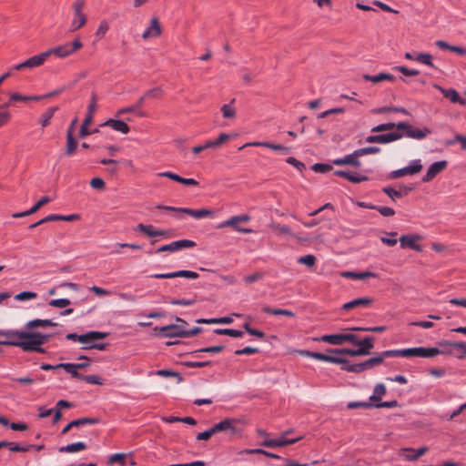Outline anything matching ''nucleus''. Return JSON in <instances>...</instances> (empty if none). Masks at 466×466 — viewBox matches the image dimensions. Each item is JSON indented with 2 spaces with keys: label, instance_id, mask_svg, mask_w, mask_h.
<instances>
[{
  "label": "nucleus",
  "instance_id": "1",
  "mask_svg": "<svg viewBox=\"0 0 466 466\" xmlns=\"http://www.w3.org/2000/svg\"><path fill=\"white\" fill-rule=\"evenodd\" d=\"M374 337L367 336L363 339L360 340L356 336V339L351 341V344L358 346L357 349H328L327 352L335 355H349V356H368L370 354V350L374 348Z\"/></svg>",
  "mask_w": 466,
  "mask_h": 466
},
{
  "label": "nucleus",
  "instance_id": "2",
  "mask_svg": "<svg viewBox=\"0 0 466 466\" xmlns=\"http://www.w3.org/2000/svg\"><path fill=\"white\" fill-rule=\"evenodd\" d=\"M391 352H393V350H387L381 352H376L373 357L362 362L354 364H350V361L347 360V364H344V367H340V370L350 373H361L367 370H370L383 363L384 360L387 358H394V355L389 354Z\"/></svg>",
  "mask_w": 466,
  "mask_h": 466
},
{
  "label": "nucleus",
  "instance_id": "3",
  "mask_svg": "<svg viewBox=\"0 0 466 466\" xmlns=\"http://www.w3.org/2000/svg\"><path fill=\"white\" fill-rule=\"evenodd\" d=\"M444 351L440 350L437 347L431 348H424V347H415V348H407L401 350H393V352L389 353L390 355H394L396 357H403V358H425L430 359L433 358L437 355L443 354Z\"/></svg>",
  "mask_w": 466,
  "mask_h": 466
},
{
  "label": "nucleus",
  "instance_id": "4",
  "mask_svg": "<svg viewBox=\"0 0 466 466\" xmlns=\"http://www.w3.org/2000/svg\"><path fill=\"white\" fill-rule=\"evenodd\" d=\"M0 337H5V339L0 340V345L17 347L26 352L23 344L26 343V329H0Z\"/></svg>",
  "mask_w": 466,
  "mask_h": 466
},
{
  "label": "nucleus",
  "instance_id": "5",
  "mask_svg": "<svg viewBox=\"0 0 466 466\" xmlns=\"http://www.w3.org/2000/svg\"><path fill=\"white\" fill-rule=\"evenodd\" d=\"M51 337V334L27 330L26 343L23 344L25 346L26 352H37L46 354V350L43 348L42 345L46 343Z\"/></svg>",
  "mask_w": 466,
  "mask_h": 466
},
{
  "label": "nucleus",
  "instance_id": "6",
  "mask_svg": "<svg viewBox=\"0 0 466 466\" xmlns=\"http://www.w3.org/2000/svg\"><path fill=\"white\" fill-rule=\"evenodd\" d=\"M83 46L82 42L79 38H76L73 42H68L61 46H55L46 51L48 53V56L51 55H55L59 58H65L76 50L80 49Z\"/></svg>",
  "mask_w": 466,
  "mask_h": 466
},
{
  "label": "nucleus",
  "instance_id": "7",
  "mask_svg": "<svg viewBox=\"0 0 466 466\" xmlns=\"http://www.w3.org/2000/svg\"><path fill=\"white\" fill-rule=\"evenodd\" d=\"M249 220H250V217L248 215L233 216V217L229 218L228 219L219 223L217 226V228H224L226 227H232V228L237 232L249 234V233L253 232V230L251 228H242L238 225L240 222H248Z\"/></svg>",
  "mask_w": 466,
  "mask_h": 466
},
{
  "label": "nucleus",
  "instance_id": "8",
  "mask_svg": "<svg viewBox=\"0 0 466 466\" xmlns=\"http://www.w3.org/2000/svg\"><path fill=\"white\" fill-rule=\"evenodd\" d=\"M397 129L405 131V136L409 138L421 140L427 137V136L432 133L429 127H423L422 129L414 128L411 125L407 122H398Z\"/></svg>",
  "mask_w": 466,
  "mask_h": 466
},
{
  "label": "nucleus",
  "instance_id": "9",
  "mask_svg": "<svg viewBox=\"0 0 466 466\" xmlns=\"http://www.w3.org/2000/svg\"><path fill=\"white\" fill-rule=\"evenodd\" d=\"M354 339H356V335L353 333L325 334L314 339V340L326 342L335 346L342 345L345 342L351 343Z\"/></svg>",
  "mask_w": 466,
  "mask_h": 466
},
{
  "label": "nucleus",
  "instance_id": "10",
  "mask_svg": "<svg viewBox=\"0 0 466 466\" xmlns=\"http://www.w3.org/2000/svg\"><path fill=\"white\" fill-rule=\"evenodd\" d=\"M422 169V164L420 159H413L407 167L391 171L388 178L395 179L407 175H414L419 173Z\"/></svg>",
  "mask_w": 466,
  "mask_h": 466
},
{
  "label": "nucleus",
  "instance_id": "11",
  "mask_svg": "<svg viewBox=\"0 0 466 466\" xmlns=\"http://www.w3.org/2000/svg\"><path fill=\"white\" fill-rule=\"evenodd\" d=\"M85 5V0H76L73 4L75 17L70 24V30L76 31L82 27L86 22V16L82 12Z\"/></svg>",
  "mask_w": 466,
  "mask_h": 466
},
{
  "label": "nucleus",
  "instance_id": "12",
  "mask_svg": "<svg viewBox=\"0 0 466 466\" xmlns=\"http://www.w3.org/2000/svg\"><path fill=\"white\" fill-rule=\"evenodd\" d=\"M240 421L237 419L227 418L212 426L215 434L218 432H229L231 435H239L241 430L236 426V422Z\"/></svg>",
  "mask_w": 466,
  "mask_h": 466
},
{
  "label": "nucleus",
  "instance_id": "13",
  "mask_svg": "<svg viewBox=\"0 0 466 466\" xmlns=\"http://www.w3.org/2000/svg\"><path fill=\"white\" fill-rule=\"evenodd\" d=\"M403 137L404 135L402 133L394 131L386 134L370 135L366 137L365 141L367 143L389 144L397 141Z\"/></svg>",
  "mask_w": 466,
  "mask_h": 466
},
{
  "label": "nucleus",
  "instance_id": "14",
  "mask_svg": "<svg viewBox=\"0 0 466 466\" xmlns=\"http://www.w3.org/2000/svg\"><path fill=\"white\" fill-rule=\"evenodd\" d=\"M196 246V242L190 239H179L169 244L163 245L156 249L157 253L160 252H176L184 248H190Z\"/></svg>",
  "mask_w": 466,
  "mask_h": 466
},
{
  "label": "nucleus",
  "instance_id": "15",
  "mask_svg": "<svg viewBox=\"0 0 466 466\" xmlns=\"http://www.w3.org/2000/svg\"><path fill=\"white\" fill-rule=\"evenodd\" d=\"M158 335L163 338H185L186 339V329L184 326H178L177 324H170L161 327Z\"/></svg>",
  "mask_w": 466,
  "mask_h": 466
},
{
  "label": "nucleus",
  "instance_id": "16",
  "mask_svg": "<svg viewBox=\"0 0 466 466\" xmlns=\"http://www.w3.org/2000/svg\"><path fill=\"white\" fill-rule=\"evenodd\" d=\"M448 166L446 160H440L432 163L427 169L426 174L421 177L423 183L431 181L437 175L442 172Z\"/></svg>",
  "mask_w": 466,
  "mask_h": 466
},
{
  "label": "nucleus",
  "instance_id": "17",
  "mask_svg": "<svg viewBox=\"0 0 466 466\" xmlns=\"http://www.w3.org/2000/svg\"><path fill=\"white\" fill-rule=\"evenodd\" d=\"M108 333L107 332H102V331H97V330H90V331H87L84 334H82V336L85 337L84 340L82 341H79L80 343H82L84 346L81 348L82 350H93V348H88V346H92L94 345V342L96 341L97 339H105L106 337H107Z\"/></svg>",
  "mask_w": 466,
  "mask_h": 466
},
{
  "label": "nucleus",
  "instance_id": "18",
  "mask_svg": "<svg viewBox=\"0 0 466 466\" xmlns=\"http://www.w3.org/2000/svg\"><path fill=\"white\" fill-rule=\"evenodd\" d=\"M359 155L354 150L352 153L345 155L342 157H338L332 160V164L335 166H351L354 167H360L361 162L359 159Z\"/></svg>",
  "mask_w": 466,
  "mask_h": 466
},
{
  "label": "nucleus",
  "instance_id": "19",
  "mask_svg": "<svg viewBox=\"0 0 466 466\" xmlns=\"http://www.w3.org/2000/svg\"><path fill=\"white\" fill-rule=\"evenodd\" d=\"M421 237L420 235H402L400 238V243L401 248H409L415 251H421L422 247L417 243L418 240H420Z\"/></svg>",
  "mask_w": 466,
  "mask_h": 466
},
{
  "label": "nucleus",
  "instance_id": "20",
  "mask_svg": "<svg viewBox=\"0 0 466 466\" xmlns=\"http://www.w3.org/2000/svg\"><path fill=\"white\" fill-rule=\"evenodd\" d=\"M100 421H101V420L99 418H90V417H83V418H79L76 420H73L63 428L61 433L62 434L67 433L72 427H80V426H84L86 424H91V425L98 424Z\"/></svg>",
  "mask_w": 466,
  "mask_h": 466
},
{
  "label": "nucleus",
  "instance_id": "21",
  "mask_svg": "<svg viewBox=\"0 0 466 466\" xmlns=\"http://www.w3.org/2000/svg\"><path fill=\"white\" fill-rule=\"evenodd\" d=\"M433 87L441 91L444 97L450 99L452 103H458L460 105L465 104V99L461 98L459 93L453 88H443L438 84H433Z\"/></svg>",
  "mask_w": 466,
  "mask_h": 466
},
{
  "label": "nucleus",
  "instance_id": "22",
  "mask_svg": "<svg viewBox=\"0 0 466 466\" xmlns=\"http://www.w3.org/2000/svg\"><path fill=\"white\" fill-rule=\"evenodd\" d=\"M334 175L337 177L346 178L351 183H360L369 180V177L365 175H360L357 172H350L346 170H335Z\"/></svg>",
  "mask_w": 466,
  "mask_h": 466
},
{
  "label": "nucleus",
  "instance_id": "23",
  "mask_svg": "<svg viewBox=\"0 0 466 466\" xmlns=\"http://www.w3.org/2000/svg\"><path fill=\"white\" fill-rule=\"evenodd\" d=\"M89 366V363H59V367L64 369L67 373L71 374L73 378L82 380L83 375L77 370L85 369Z\"/></svg>",
  "mask_w": 466,
  "mask_h": 466
},
{
  "label": "nucleus",
  "instance_id": "24",
  "mask_svg": "<svg viewBox=\"0 0 466 466\" xmlns=\"http://www.w3.org/2000/svg\"><path fill=\"white\" fill-rule=\"evenodd\" d=\"M313 359H315L317 360L324 361V362L339 364V365H341V367H344V364H347V359L339 357V355H335V354L329 355V354H324L321 352L315 351Z\"/></svg>",
  "mask_w": 466,
  "mask_h": 466
},
{
  "label": "nucleus",
  "instance_id": "25",
  "mask_svg": "<svg viewBox=\"0 0 466 466\" xmlns=\"http://www.w3.org/2000/svg\"><path fill=\"white\" fill-rule=\"evenodd\" d=\"M427 451L428 447L426 446L420 447L417 450L412 448H405L402 449L401 455L409 461H415Z\"/></svg>",
  "mask_w": 466,
  "mask_h": 466
},
{
  "label": "nucleus",
  "instance_id": "26",
  "mask_svg": "<svg viewBox=\"0 0 466 466\" xmlns=\"http://www.w3.org/2000/svg\"><path fill=\"white\" fill-rule=\"evenodd\" d=\"M100 127H111L114 130L120 132L122 134H127L130 131L129 127L126 122L120 119H112L109 118L106 121L103 122Z\"/></svg>",
  "mask_w": 466,
  "mask_h": 466
},
{
  "label": "nucleus",
  "instance_id": "27",
  "mask_svg": "<svg viewBox=\"0 0 466 466\" xmlns=\"http://www.w3.org/2000/svg\"><path fill=\"white\" fill-rule=\"evenodd\" d=\"M51 198L47 196L42 197L30 209L13 214V218H23L35 213L42 206L49 203Z\"/></svg>",
  "mask_w": 466,
  "mask_h": 466
},
{
  "label": "nucleus",
  "instance_id": "28",
  "mask_svg": "<svg viewBox=\"0 0 466 466\" xmlns=\"http://www.w3.org/2000/svg\"><path fill=\"white\" fill-rule=\"evenodd\" d=\"M159 176L168 177L174 181H177V182L181 183L186 186L198 185V182L194 178H185V177H182L179 175H177L176 173H172L170 171H166V172L160 173Z\"/></svg>",
  "mask_w": 466,
  "mask_h": 466
},
{
  "label": "nucleus",
  "instance_id": "29",
  "mask_svg": "<svg viewBox=\"0 0 466 466\" xmlns=\"http://www.w3.org/2000/svg\"><path fill=\"white\" fill-rule=\"evenodd\" d=\"M48 57V53L43 52L41 54H38L36 56H31L25 61H24V66H25L26 68H34L42 66L46 58Z\"/></svg>",
  "mask_w": 466,
  "mask_h": 466
},
{
  "label": "nucleus",
  "instance_id": "30",
  "mask_svg": "<svg viewBox=\"0 0 466 466\" xmlns=\"http://www.w3.org/2000/svg\"><path fill=\"white\" fill-rule=\"evenodd\" d=\"M58 326V323L54 322L52 319H35L32 320H29L25 328L26 330H32L37 327H56Z\"/></svg>",
  "mask_w": 466,
  "mask_h": 466
},
{
  "label": "nucleus",
  "instance_id": "31",
  "mask_svg": "<svg viewBox=\"0 0 466 466\" xmlns=\"http://www.w3.org/2000/svg\"><path fill=\"white\" fill-rule=\"evenodd\" d=\"M77 147V142L74 137L71 128H68L66 131V147L65 151L66 157H72Z\"/></svg>",
  "mask_w": 466,
  "mask_h": 466
},
{
  "label": "nucleus",
  "instance_id": "32",
  "mask_svg": "<svg viewBox=\"0 0 466 466\" xmlns=\"http://www.w3.org/2000/svg\"><path fill=\"white\" fill-rule=\"evenodd\" d=\"M362 78L366 81H370L374 84L380 83L384 80H389V81L395 80V76L393 75L389 74V73H384V72L380 73L378 75H374V76L365 74L362 76Z\"/></svg>",
  "mask_w": 466,
  "mask_h": 466
},
{
  "label": "nucleus",
  "instance_id": "33",
  "mask_svg": "<svg viewBox=\"0 0 466 466\" xmlns=\"http://www.w3.org/2000/svg\"><path fill=\"white\" fill-rule=\"evenodd\" d=\"M182 213L189 215L197 219H200L208 216L214 215V212L209 209L201 208V209H192L189 208H186L182 209Z\"/></svg>",
  "mask_w": 466,
  "mask_h": 466
},
{
  "label": "nucleus",
  "instance_id": "34",
  "mask_svg": "<svg viewBox=\"0 0 466 466\" xmlns=\"http://www.w3.org/2000/svg\"><path fill=\"white\" fill-rule=\"evenodd\" d=\"M161 33L160 25L157 18H153L151 20L150 25L145 30L142 35L144 39H147L150 36H158Z\"/></svg>",
  "mask_w": 466,
  "mask_h": 466
},
{
  "label": "nucleus",
  "instance_id": "35",
  "mask_svg": "<svg viewBox=\"0 0 466 466\" xmlns=\"http://www.w3.org/2000/svg\"><path fill=\"white\" fill-rule=\"evenodd\" d=\"M250 145H252L253 147H268L272 150L281 151L284 154H288L290 152V147L282 146L280 144H274L271 142H253Z\"/></svg>",
  "mask_w": 466,
  "mask_h": 466
},
{
  "label": "nucleus",
  "instance_id": "36",
  "mask_svg": "<svg viewBox=\"0 0 466 466\" xmlns=\"http://www.w3.org/2000/svg\"><path fill=\"white\" fill-rule=\"evenodd\" d=\"M371 303V299L368 298H357L348 301L342 305V309L350 310L360 306H368Z\"/></svg>",
  "mask_w": 466,
  "mask_h": 466
},
{
  "label": "nucleus",
  "instance_id": "37",
  "mask_svg": "<svg viewBox=\"0 0 466 466\" xmlns=\"http://www.w3.org/2000/svg\"><path fill=\"white\" fill-rule=\"evenodd\" d=\"M86 449V444L84 441H77L62 446L59 448L60 452L75 453Z\"/></svg>",
  "mask_w": 466,
  "mask_h": 466
},
{
  "label": "nucleus",
  "instance_id": "38",
  "mask_svg": "<svg viewBox=\"0 0 466 466\" xmlns=\"http://www.w3.org/2000/svg\"><path fill=\"white\" fill-rule=\"evenodd\" d=\"M198 323L204 324H230L233 322V319L231 317H220V318H213V319H197Z\"/></svg>",
  "mask_w": 466,
  "mask_h": 466
},
{
  "label": "nucleus",
  "instance_id": "39",
  "mask_svg": "<svg viewBox=\"0 0 466 466\" xmlns=\"http://www.w3.org/2000/svg\"><path fill=\"white\" fill-rule=\"evenodd\" d=\"M386 393V387L383 383H378L373 389V394L370 397L371 402H379L381 397Z\"/></svg>",
  "mask_w": 466,
  "mask_h": 466
},
{
  "label": "nucleus",
  "instance_id": "40",
  "mask_svg": "<svg viewBox=\"0 0 466 466\" xmlns=\"http://www.w3.org/2000/svg\"><path fill=\"white\" fill-rule=\"evenodd\" d=\"M373 112L376 113V114L398 112V113H401V114H403L405 116H409L410 115V112L406 108L400 107V106H381V107L374 109Z\"/></svg>",
  "mask_w": 466,
  "mask_h": 466
},
{
  "label": "nucleus",
  "instance_id": "41",
  "mask_svg": "<svg viewBox=\"0 0 466 466\" xmlns=\"http://www.w3.org/2000/svg\"><path fill=\"white\" fill-rule=\"evenodd\" d=\"M345 278H350L355 279H365L369 277H376V274L370 271L364 272H354V271H345L341 274Z\"/></svg>",
  "mask_w": 466,
  "mask_h": 466
},
{
  "label": "nucleus",
  "instance_id": "42",
  "mask_svg": "<svg viewBox=\"0 0 466 466\" xmlns=\"http://www.w3.org/2000/svg\"><path fill=\"white\" fill-rule=\"evenodd\" d=\"M58 110L57 106L48 107L41 116L40 124L43 127H47L50 124V120L54 114Z\"/></svg>",
  "mask_w": 466,
  "mask_h": 466
},
{
  "label": "nucleus",
  "instance_id": "43",
  "mask_svg": "<svg viewBox=\"0 0 466 466\" xmlns=\"http://www.w3.org/2000/svg\"><path fill=\"white\" fill-rule=\"evenodd\" d=\"M214 333L218 335H227L232 338H241L243 337V331L235 329H214Z\"/></svg>",
  "mask_w": 466,
  "mask_h": 466
},
{
  "label": "nucleus",
  "instance_id": "44",
  "mask_svg": "<svg viewBox=\"0 0 466 466\" xmlns=\"http://www.w3.org/2000/svg\"><path fill=\"white\" fill-rule=\"evenodd\" d=\"M350 331H365V332H383L387 329L386 326H374V327H349L346 329Z\"/></svg>",
  "mask_w": 466,
  "mask_h": 466
},
{
  "label": "nucleus",
  "instance_id": "45",
  "mask_svg": "<svg viewBox=\"0 0 466 466\" xmlns=\"http://www.w3.org/2000/svg\"><path fill=\"white\" fill-rule=\"evenodd\" d=\"M415 61L424 64L431 68H435L434 64L432 63V56L428 53H419L415 56Z\"/></svg>",
  "mask_w": 466,
  "mask_h": 466
},
{
  "label": "nucleus",
  "instance_id": "46",
  "mask_svg": "<svg viewBox=\"0 0 466 466\" xmlns=\"http://www.w3.org/2000/svg\"><path fill=\"white\" fill-rule=\"evenodd\" d=\"M225 349L222 345H216L210 347H205L198 350H196L191 352L193 355H197L198 353H219Z\"/></svg>",
  "mask_w": 466,
  "mask_h": 466
},
{
  "label": "nucleus",
  "instance_id": "47",
  "mask_svg": "<svg viewBox=\"0 0 466 466\" xmlns=\"http://www.w3.org/2000/svg\"><path fill=\"white\" fill-rule=\"evenodd\" d=\"M37 297H38V295L36 292L25 290V291H22V292L15 295L14 299L15 300H19V301H27V300L35 299Z\"/></svg>",
  "mask_w": 466,
  "mask_h": 466
},
{
  "label": "nucleus",
  "instance_id": "48",
  "mask_svg": "<svg viewBox=\"0 0 466 466\" xmlns=\"http://www.w3.org/2000/svg\"><path fill=\"white\" fill-rule=\"evenodd\" d=\"M9 103L0 105V127L7 123L11 117L10 112L7 110Z\"/></svg>",
  "mask_w": 466,
  "mask_h": 466
},
{
  "label": "nucleus",
  "instance_id": "49",
  "mask_svg": "<svg viewBox=\"0 0 466 466\" xmlns=\"http://www.w3.org/2000/svg\"><path fill=\"white\" fill-rule=\"evenodd\" d=\"M284 437L280 435L278 439H266L261 442V446L268 448L283 447Z\"/></svg>",
  "mask_w": 466,
  "mask_h": 466
},
{
  "label": "nucleus",
  "instance_id": "50",
  "mask_svg": "<svg viewBox=\"0 0 466 466\" xmlns=\"http://www.w3.org/2000/svg\"><path fill=\"white\" fill-rule=\"evenodd\" d=\"M91 121H92V116H86V117L84 118V121L80 127V129H79V137L81 138H84L86 136L91 134L90 130L87 127L88 125L91 123Z\"/></svg>",
  "mask_w": 466,
  "mask_h": 466
},
{
  "label": "nucleus",
  "instance_id": "51",
  "mask_svg": "<svg viewBox=\"0 0 466 466\" xmlns=\"http://www.w3.org/2000/svg\"><path fill=\"white\" fill-rule=\"evenodd\" d=\"M155 228L153 225H145L143 223L137 224L136 230L143 232L150 238H155Z\"/></svg>",
  "mask_w": 466,
  "mask_h": 466
},
{
  "label": "nucleus",
  "instance_id": "52",
  "mask_svg": "<svg viewBox=\"0 0 466 466\" xmlns=\"http://www.w3.org/2000/svg\"><path fill=\"white\" fill-rule=\"evenodd\" d=\"M397 125H398V123H394V122L383 123V124H380V125L373 127L370 131L372 133H377V132L391 130L393 128H397Z\"/></svg>",
  "mask_w": 466,
  "mask_h": 466
},
{
  "label": "nucleus",
  "instance_id": "53",
  "mask_svg": "<svg viewBox=\"0 0 466 466\" xmlns=\"http://www.w3.org/2000/svg\"><path fill=\"white\" fill-rule=\"evenodd\" d=\"M229 136L225 133H221L218 138L215 140H208L206 143H208V148H215L217 147H219L221 144H223L225 141L228 139Z\"/></svg>",
  "mask_w": 466,
  "mask_h": 466
},
{
  "label": "nucleus",
  "instance_id": "54",
  "mask_svg": "<svg viewBox=\"0 0 466 466\" xmlns=\"http://www.w3.org/2000/svg\"><path fill=\"white\" fill-rule=\"evenodd\" d=\"M380 151H381L380 147H374V146L360 147V148L356 149V152L358 153L359 157L365 156V155H370V154H378Z\"/></svg>",
  "mask_w": 466,
  "mask_h": 466
},
{
  "label": "nucleus",
  "instance_id": "55",
  "mask_svg": "<svg viewBox=\"0 0 466 466\" xmlns=\"http://www.w3.org/2000/svg\"><path fill=\"white\" fill-rule=\"evenodd\" d=\"M213 362L211 360H205V361H191V360H186L182 362V365L187 368H204L208 366H211Z\"/></svg>",
  "mask_w": 466,
  "mask_h": 466
},
{
  "label": "nucleus",
  "instance_id": "56",
  "mask_svg": "<svg viewBox=\"0 0 466 466\" xmlns=\"http://www.w3.org/2000/svg\"><path fill=\"white\" fill-rule=\"evenodd\" d=\"M349 410H354L358 408L370 409L373 408V402L371 401H350L347 404Z\"/></svg>",
  "mask_w": 466,
  "mask_h": 466
},
{
  "label": "nucleus",
  "instance_id": "57",
  "mask_svg": "<svg viewBox=\"0 0 466 466\" xmlns=\"http://www.w3.org/2000/svg\"><path fill=\"white\" fill-rule=\"evenodd\" d=\"M382 192L385 193L393 201L396 198L402 197V192L400 190H397L391 187H384L382 188Z\"/></svg>",
  "mask_w": 466,
  "mask_h": 466
},
{
  "label": "nucleus",
  "instance_id": "58",
  "mask_svg": "<svg viewBox=\"0 0 466 466\" xmlns=\"http://www.w3.org/2000/svg\"><path fill=\"white\" fill-rule=\"evenodd\" d=\"M199 277L198 273L192 270L181 269L176 271V278H187L190 279H196Z\"/></svg>",
  "mask_w": 466,
  "mask_h": 466
},
{
  "label": "nucleus",
  "instance_id": "59",
  "mask_svg": "<svg viewBox=\"0 0 466 466\" xmlns=\"http://www.w3.org/2000/svg\"><path fill=\"white\" fill-rule=\"evenodd\" d=\"M82 380L94 385H104V380L97 375H83Z\"/></svg>",
  "mask_w": 466,
  "mask_h": 466
},
{
  "label": "nucleus",
  "instance_id": "60",
  "mask_svg": "<svg viewBox=\"0 0 466 466\" xmlns=\"http://www.w3.org/2000/svg\"><path fill=\"white\" fill-rule=\"evenodd\" d=\"M298 263L306 265L308 267H313L316 263V257L311 254H308L298 258Z\"/></svg>",
  "mask_w": 466,
  "mask_h": 466
},
{
  "label": "nucleus",
  "instance_id": "61",
  "mask_svg": "<svg viewBox=\"0 0 466 466\" xmlns=\"http://www.w3.org/2000/svg\"><path fill=\"white\" fill-rule=\"evenodd\" d=\"M265 277V273L262 271H257L253 274L248 275L244 278V281L247 284H251L253 282L258 281Z\"/></svg>",
  "mask_w": 466,
  "mask_h": 466
},
{
  "label": "nucleus",
  "instance_id": "62",
  "mask_svg": "<svg viewBox=\"0 0 466 466\" xmlns=\"http://www.w3.org/2000/svg\"><path fill=\"white\" fill-rule=\"evenodd\" d=\"M52 215V220L53 221H74L76 219L79 218V216L77 214H70V215H58V214H51Z\"/></svg>",
  "mask_w": 466,
  "mask_h": 466
},
{
  "label": "nucleus",
  "instance_id": "63",
  "mask_svg": "<svg viewBox=\"0 0 466 466\" xmlns=\"http://www.w3.org/2000/svg\"><path fill=\"white\" fill-rule=\"evenodd\" d=\"M71 303L70 299L63 298V299H51L48 302V305L55 308H65Z\"/></svg>",
  "mask_w": 466,
  "mask_h": 466
},
{
  "label": "nucleus",
  "instance_id": "64",
  "mask_svg": "<svg viewBox=\"0 0 466 466\" xmlns=\"http://www.w3.org/2000/svg\"><path fill=\"white\" fill-rule=\"evenodd\" d=\"M439 344L441 346L445 345V346H451L454 349H461V350H462L463 353L466 355V342H462V341L450 342L448 340H442V341H440Z\"/></svg>",
  "mask_w": 466,
  "mask_h": 466
}]
</instances>
